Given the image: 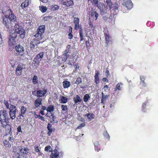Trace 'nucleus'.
Returning <instances> with one entry per match:
<instances>
[{
  "label": "nucleus",
  "instance_id": "27",
  "mask_svg": "<svg viewBox=\"0 0 158 158\" xmlns=\"http://www.w3.org/2000/svg\"><path fill=\"white\" fill-rule=\"evenodd\" d=\"M54 107L53 106L50 105L48 107L46 110L48 112L51 113L54 111Z\"/></svg>",
  "mask_w": 158,
  "mask_h": 158
},
{
  "label": "nucleus",
  "instance_id": "59",
  "mask_svg": "<svg viewBox=\"0 0 158 158\" xmlns=\"http://www.w3.org/2000/svg\"><path fill=\"white\" fill-rule=\"evenodd\" d=\"M114 11H116V10H118V5H116L115 6H114Z\"/></svg>",
  "mask_w": 158,
  "mask_h": 158
},
{
  "label": "nucleus",
  "instance_id": "42",
  "mask_svg": "<svg viewBox=\"0 0 158 158\" xmlns=\"http://www.w3.org/2000/svg\"><path fill=\"white\" fill-rule=\"evenodd\" d=\"M85 44L86 45V47L87 48V49L89 48V47H91V46L90 45V44L89 43V39H88V40H86L85 41Z\"/></svg>",
  "mask_w": 158,
  "mask_h": 158
},
{
  "label": "nucleus",
  "instance_id": "21",
  "mask_svg": "<svg viewBox=\"0 0 158 158\" xmlns=\"http://www.w3.org/2000/svg\"><path fill=\"white\" fill-rule=\"evenodd\" d=\"M91 16L94 19L96 20L98 16V14L96 11H93L91 13Z\"/></svg>",
  "mask_w": 158,
  "mask_h": 158
},
{
  "label": "nucleus",
  "instance_id": "51",
  "mask_svg": "<svg viewBox=\"0 0 158 158\" xmlns=\"http://www.w3.org/2000/svg\"><path fill=\"white\" fill-rule=\"evenodd\" d=\"M45 115L47 117H48L51 118V116H52V114L51 113H48L47 114H46Z\"/></svg>",
  "mask_w": 158,
  "mask_h": 158
},
{
  "label": "nucleus",
  "instance_id": "5",
  "mask_svg": "<svg viewBox=\"0 0 158 158\" xmlns=\"http://www.w3.org/2000/svg\"><path fill=\"white\" fill-rule=\"evenodd\" d=\"M14 28L16 33L20 34L19 36L20 38L23 39L25 36L26 32L23 27L20 26L18 23L15 24Z\"/></svg>",
  "mask_w": 158,
  "mask_h": 158
},
{
  "label": "nucleus",
  "instance_id": "48",
  "mask_svg": "<svg viewBox=\"0 0 158 158\" xmlns=\"http://www.w3.org/2000/svg\"><path fill=\"white\" fill-rule=\"evenodd\" d=\"M89 26L90 27V29H91L92 30L94 31L95 29V27H94L93 25L90 22L89 23Z\"/></svg>",
  "mask_w": 158,
  "mask_h": 158
},
{
  "label": "nucleus",
  "instance_id": "64",
  "mask_svg": "<svg viewBox=\"0 0 158 158\" xmlns=\"http://www.w3.org/2000/svg\"><path fill=\"white\" fill-rule=\"evenodd\" d=\"M52 131H49L48 133V134L49 136H50L52 133Z\"/></svg>",
  "mask_w": 158,
  "mask_h": 158
},
{
  "label": "nucleus",
  "instance_id": "14",
  "mask_svg": "<svg viewBox=\"0 0 158 158\" xmlns=\"http://www.w3.org/2000/svg\"><path fill=\"white\" fill-rule=\"evenodd\" d=\"M59 156V153L56 150L53 151L51 155V158H58Z\"/></svg>",
  "mask_w": 158,
  "mask_h": 158
},
{
  "label": "nucleus",
  "instance_id": "10",
  "mask_svg": "<svg viewBox=\"0 0 158 158\" xmlns=\"http://www.w3.org/2000/svg\"><path fill=\"white\" fill-rule=\"evenodd\" d=\"M44 54V52H41L37 54L34 59V61L35 63H39L43 58V55Z\"/></svg>",
  "mask_w": 158,
  "mask_h": 158
},
{
  "label": "nucleus",
  "instance_id": "1",
  "mask_svg": "<svg viewBox=\"0 0 158 158\" xmlns=\"http://www.w3.org/2000/svg\"><path fill=\"white\" fill-rule=\"evenodd\" d=\"M45 30V26L44 25L40 26L37 30L36 33L34 35L36 39L32 40L30 42L29 46L31 49L34 48L35 45L40 43V40H42L44 37V34Z\"/></svg>",
  "mask_w": 158,
  "mask_h": 158
},
{
  "label": "nucleus",
  "instance_id": "9",
  "mask_svg": "<svg viewBox=\"0 0 158 158\" xmlns=\"http://www.w3.org/2000/svg\"><path fill=\"white\" fill-rule=\"evenodd\" d=\"M123 5L128 9H130L132 7L133 4L131 0H123Z\"/></svg>",
  "mask_w": 158,
  "mask_h": 158
},
{
  "label": "nucleus",
  "instance_id": "12",
  "mask_svg": "<svg viewBox=\"0 0 158 158\" xmlns=\"http://www.w3.org/2000/svg\"><path fill=\"white\" fill-rule=\"evenodd\" d=\"M47 92V90L44 89L38 90L37 91V96L38 97H42Z\"/></svg>",
  "mask_w": 158,
  "mask_h": 158
},
{
  "label": "nucleus",
  "instance_id": "24",
  "mask_svg": "<svg viewBox=\"0 0 158 158\" xmlns=\"http://www.w3.org/2000/svg\"><path fill=\"white\" fill-rule=\"evenodd\" d=\"M16 112H9V114L10 116V118L12 120L14 119L16 117Z\"/></svg>",
  "mask_w": 158,
  "mask_h": 158
},
{
  "label": "nucleus",
  "instance_id": "13",
  "mask_svg": "<svg viewBox=\"0 0 158 158\" xmlns=\"http://www.w3.org/2000/svg\"><path fill=\"white\" fill-rule=\"evenodd\" d=\"M99 73L98 71H95V75L94 76V82L96 84L99 83L100 80L99 77Z\"/></svg>",
  "mask_w": 158,
  "mask_h": 158
},
{
  "label": "nucleus",
  "instance_id": "56",
  "mask_svg": "<svg viewBox=\"0 0 158 158\" xmlns=\"http://www.w3.org/2000/svg\"><path fill=\"white\" fill-rule=\"evenodd\" d=\"M102 80L104 82H108V80L106 77H104L102 78Z\"/></svg>",
  "mask_w": 158,
  "mask_h": 158
},
{
  "label": "nucleus",
  "instance_id": "2",
  "mask_svg": "<svg viewBox=\"0 0 158 158\" xmlns=\"http://www.w3.org/2000/svg\"><path fill=\"white\" fill-rule=\"evenodd\" d=\"M10 119L7 111L4 109L0 111V123L1 126L11 131V123L9 122Z\"/></svg>",
  "mask_w": 158,
  "mask_h": 158
},
{
  "label": "nucleus",
  "instance_id": "28",
  "mask_svg": "<svg viewBox=\"0 0 158 158\" xmlns=\"http://www.w3.org/2000/svg\"><path fill=\"white\" fill-rule=\"evenodd\" d=\"M16 106L13 105H11L10 107L9 108L10 110L9 112H16Z\"/></svg>",
  "mask_w": 158,
  "mask_h": 158
},
{
  "label": "nucleus",
  "instance_id": "61",
  "mask_svg": "<svg viewBox=\"0 0 158 158\" xmlns=\"http://www.w3.org/2000/svg\"><path fill=\"white\" fill-rule=\"evenodd\" d=\"M41 2L44 3H46L48 1V0H40Z\"/></svg>",
  "mask_w": 158,
  "mask_h": 158
},
{
  "label": "nucleus",
  "instance_id": "32",
  "mask_svg": "<svg viewBox=\"0 0 158 158\" xmlns=\"http://www.w3.org/2000/svg\"><path fill=\"white\" fill-rule=\"evenodd\" d=\"M39 8L40 10L43 13L45 12L47 9V7L44 6H40Z\"/></svg>",
  "mask_w": 158,
  "mask_h": 158
},
{
  "label": "nucleus",
  "instance_id": "23",
  "mask_svg": "<svg viewBox=\"0 0 158 158\" xmlns=\"http://www.w3.org/2000/svg\"><path fill=\"white\" fill-rule=\"evenodd\" d=\"M29 1L28 0H26L24 2L22 3L21 5V6L22 8L26 7L28 5Z\"/></svg>",
  "mask_w": 158,
  "mask_h": 158
},
{
  "label": "nucleus",
  "instance_id": "41",
  "mask_svg": "<svg viewBox=\"0 0 158 158\" xmlns=\"http://www.w3.org/2000/svg\"><path fill=\"white\" fill-rule=\"evenodd\" d=\"M59 8V6L56 5H52L51 6V9L53 10H57Z\"/></svg>",
  "mask_w": 158,
  "mask_h": 158
},
{
  "label": "nucleus",
  "instance_id": "62",
  "mask_svg": "<svg viewBox=\"0 0 158 158\" xmlns=\"http://www.w3.org/2000/svg\"><path fill=\"white\" fill-rule=\"evenodd\" d=\"M46 109V107L44 106H42L41 107V109L43 110H45Z\"/></svg>",
  "mask_w": 158,
  "mask_h": 158
},
{
  "label": "nucleus",
  "instance_id": "43",
  "mask_svg": "<svg viewBox=\"0 0 158 158\" xmlns=\"http://www.w3.org/2000/svg\"><path fill=\"white\" fill-rule=\"evenodd\" d=\"M61 108L62 109V110L64 111H66L67 110H68V108L67 107V106L66 105H62Z\"/></svg>",
  "mask_w": 158,
  "mask_h": 158
},
{
  "label": "nucleus",
  "instance_id": "20",
  "mask_svg": "<svg viewBox=\"0 0 158 158\" xmlns=\"http://www.w3.org/2000/svg\"><path fill=\"white\" fill-rule=\"evenodd\" d=\"M20 151L22 153L27 154L29 152V150L27 148L23 147L20 149Z\"/></svg>",
  "mask_w": 158,
  "mask_h": 158
},
{
  "label": "nucleus",
  "instance_id": "46",
  "mask_svg": "<svg viewBox=\"0 0 158 158\" xmlns=\"http://www.w3.org/2000/svg\"><path fill=\"white\" fill-rule=\"evenodd\" d=\"M4 103L6 108L7 109H9V105L8 102L6 100H5L4 101Z\"/></svg>",
  "mask_w": 158,
  "mask_h": 158
},
{
  "label": "nucleus",
  "instance_id": "34",
  "mask_svg": "<svg viewBox=\"0 0 158 158\" xmlns=\"http://www.w3.org/2000/svg\"><path fill=\"white\" fill-rule=\"evenodd\" d=\"M60 100H61V102L64 103H66L68 100L67 98L64 96H62Z\"/></svg>",
  "mask_w": 158,
  "mask_h": 158
},
{
  "label": "nucleus",
  "instance_id": "30",
  "mask_svg": "<svg viewBox=\"0 0 158 158\" xmlns=\"http://www.w3.org/2000/svg\"><path fill=\"white\" fill-rule=\"evenodd\" d=\"M89 98H90V97L89 94H86L84 96L83 100L85 102H87Z\"/></svg>",
  "mask_w": 158,
  "mask_h": 158
},
{
  "label": "nucleus",
  "instance_id": "4",
  "mask_svg": "<svg viewBox=\"0 0 158 158\" xmlns=\"http://www.w3.org/2000/svg\"><path fill=\"white\" fill-rule=\"evenodd\" d=\"M79 19L78 18H74L73 20V23H74V29L75 30H77L79 29V33L80 38L81 41H82L84 40V39L83 37L84 36H83V30L81 26L79 25Z\"/></svg>",
  "mask_w": 158,
  "mask_h": 158
},
{
  "label": "nucleus",
  "instance_id": "6",
  "mask_svg": "<svg viewBox=\"0 0 158 158\" xmlns=\"http://www.w3.org/2000/svg\"><path fill=\"white\" fill-rule=\"evenodd\" d=\"M15 49L17 53L19 55L24 56L25 49L22 44L17 45L15 47Z\"/></svg>",
  "mask_w": 158,
  "mask_h": 158
},
{
  "label": "nucleus",
  "instance_id": "60",
  "mask_svg": "<svg viewBox=\"0 0 158 158\" xmlns=\"http://www.w3.org/2000/svg\"><path fill=\"white\" fill-rule=\"evenodd\" d=\"M35 151L37 152H40V150L39 149V148L38 147L35 148Z\"/></svg>",
  "mask_w": 158,
  "mask_h": 158
},
{
  "label": "nucleus",
  "instance_id": "33",
  "mask_svg": "<svg viewBox=\"0 0 158 158\" xmlns=\"http://www.w3.org/2000/svg\"><path fill=\"white\" fill-rule=\"evenodd\" d=\"M32 81L34 84H36L38 83V77L36 75H34L32 79Z\"/></svg>",
  "mask_w": 158,
  "mask_h": 158
},
{
  "label": "nucleus",
  "instance_id": "57",
  "mask_svg": "<svg viewBox=\"0 0 158 158\" xmlns=\"http://www.w3.org/2000/svg\"><path fill=\"white\" fill-rule=\"evenodd\" d=\"M17 131L18 132H20L21 131V129L20 126H19L18 127Z\"/></svg>",
  "mask_w": 158,
  "mask_h": 158
},
{
  "label": "nucleus",
  "instance_id": "18",
  "mask_svg": "<svg viewBox=\"0 0 158 158\" xmlns=\"http://www.w3.org/2000/svg\"><path fill=\"white\" fill-rule=\"evenodd\" d=\"M27 110V108L24 106H23L21 107L20 109V111L21 114H20L19 116L21 117H24V116L23 114H25L26 113V111Z\"/></svg>",
  "mask_w": 158,
  "mask_h": 158
},
{
  "label": "nucleus",
  "instance_id": "54",
  "mask_svg": "<svg viewBox=\"0 0 158 158\" xmlns=\"http://www.w3.org/2000/svg\"><path fill=\"white\" fill-rule=\"evenodd\" d=\"M9 140L12 142H13L14 141V138L13 137H9Z\"/></svg>",
  "mask_w": 158,
  "mask_h": 158
},
{
  "label": "nucleus",
  "instance_id": "37",
  "mask_svg": "<svg viewBox=\"0 0 158 158\" xmlns=\"http://www.w3.org/2000/svg\"><path fill=\"white\" fill-rule=\"evenodd\" d=\"M82 82V79L80 77H78L77 78L75 82V84L78 85Z\"/></svg>",
  "mask_w": 158,
  "mask_h": 158
},
{
  "label": "nucleus",
  "instance_id": "38",
  "mask_svg": "<svg viewBox=\"0 0 158 158\" xmlns=\"http://www.w3.org/2000/svg\"><path fill=\"white\" fill-rule=\"evenodd\" d=\"M85 125V122H84L82 123H81L80 125L77 127V129H81L82 127H84Z\"/></svg>",
  "mask_w": 158,
  "mask_h": 158
},
{
  "label": "nucleus",
  "instance_id": "63",
  "mask_svg": "<svg viewBox=\"0 0 158 158\" xmlns=\"http://www.w3.org/2000/svg\"><path fill=\"white\" fill-rule=\"evenodd\" d=\"M104 135L106 136H109V135L108 134V133H107V132H105L104 133Z\"/></svg>",
  "mask_w": 158,
  "mask_h": 158
},
{
  "label": "nucleus",
  "instance_id": "55",
  "mask_svg": "<svg viewBox=\"0 0 158 158\" xmlns=\"http://www.w3.org/2000/svg\"><path fill=\"white\" fill-rule=\"evenodd\" d=\"M105 73L106 74V77H107L110 74L109 70L107 69Z\"/></svg>",
  "mask_w": 158,
  "mask_h": 158
},
{
  "label": "nucleus",
  "instance_id": "36",
  "mask_svg": "<svg viewBox=\"0 0 158 158\" xmlns=\"http://www.w3.org/2000/svg\"><path fill=\"white\" fill-rule=\"evenodd\" d=\"M140 79L141 82L143 83V86H146V84L144 82V80H145V77L143 76H140Z\"/></svg>",
  "mask_w": 158,
  "mask_h": 158
},
{
  "label": "nucleus",
  "instance_id": "52",
  "mask_svg": "<svg viewBox=\"0 0 158 158\" xmlns=\"http://www.w3.org/2000/svg\"><path fill=\"white\" fill-rule=\"evenodd\" d=\"M63 4L66 5L67 6H69V3L68 2V1H67V2L66 1H64L63 2Z\"/></svg>",
  "mask_w": 158,
  "mask_h": 158
},
{
  "label": "nucleus",
  "instance_id": "39",
  "mask_svg": "<svg viewBox=\"0 0 158 158\" xmlns=\"http://www.w3.org/2000/svg\"><path fill=\"white\" fill-rule=\"evenodd\" d=\"M35 117L36 118H39L40 119H41L42 121H45V119H44V118L43 117L41 116L40 115H38L37 114H35Z\"/></svg>",
  "mask_w": 158,
  "mask_h": 158
},
{
  "label": "nucleus",
  "instance_id": "7",
  "mask_svg": "<svg viewBox=\"0 0 158 158\" xmlns=\"http://www.w3.org/2000/svg\"><path fill=\"white\" fill-rule=\"evenodd\" d=\"M17 37V35L15 32H14L13 33H10L8 37V43L9 45L12 46L14 45L15 42V39Z\"/></svg>",
  "mask_w": 158,
  "mask_h": 158
},
{
  "label": "nucleus",
  "instance_id": "44",
  "mask_svg": "<svg viewBox=\"0 0 158 158\" xmlns=\"http://www.w3.org/2000/svg\"><path fill=\"white\" fill-rule=\"evenodd\" d=\"M117 14V12L115 13H111L110 16V19L113 20V18H114L115 17H114L115 15H116Z\"/></svg>",
  "mask_w": 158,
  "mask_h": 158
},
{
  "label": "nucleus",
  "instance_id": "53",
  "mask_svg": "<svg viewBox=\"0 0 158 158\" xmlns=\"http://www.w3.org/2000/svg\"><path fill=\"white\" fill-rule=\"evenodd\" d=\"M104 90L105 91H106L108 89V86L107 85H105L103 88Z\"/></svg>",
  "mask_w": 158,
  "mask_h": 158
},
{
  "label": "nucleus",
  "instance_id": "16",
  "mask_svg": "<svg viewBox=\"0 0 158 158\" xmlns=\"http://www.w3.org/2000/svg\"><path fill=\"white\" fill-rule=\"evenodd\" d=\"M23 66L22 65L19 64L18 65L16 69V72L19 75H20L22 73V69H23Z\"/></svg>",
  "mask_w": 158,
  "mask_h": 158
},
{
  "label": "nucleus",
  "instance_id": "35",
  "mask_svg": "<svg viewBox=\"0 0 158 158\" xmlns=\"http://www.w3.org/2000/svg\"><path fill=\"white\" fill-rule=\"evenodd\" d=\"M99 144L98 142H96L95 144V150L97 152H99L100 150V148L98 146V145Z\"/></svg>",
  "mask_w": 158,
  "mask_h": 158
},
{
  "label": "nucleus",
  "instance_id": "3",
  "mask_svg": "<svg viewBox=\"0 0 158 158\" xmlns=\"http://www.w3.org/2000/svg\"><path fill=\"white\" fill-rule=\"evenodd\" d=\"M2 12L4 15L8 18L11 23L13 24V26L18 23L17 17L15 15L10 7H5L2 10Z\"/></svg>",
  "mask_w": 158,
  "mask_h": 158
},
{
  "label": "nucleus",
  "instance_id": "19",
  "mask_svg": "<svg viewBox=\"0 0 158 158\" xmlns=\"http://www.w3.org/2000/svg\"><path fill=\"white\" fill-rule=\"evenodd\" d=\"M123 85L122 83L121 82L117 84L116 86L114 89V91H118L122 89V85Z\"/></svg>",
  "mask_w": 158,
  "mask_h": 158
},
{
  "label": "nucleus",
  "instance_id": "47",
  "mask_svg": "<svg viewBox=\"0 0 158 158\" xmlns=\"http://www.w3.org/2000/svg\"><path fill=\"white\" fill-rule=\"evenodd\" d=\"M52 118L53 121H54L55 123H57L58 122L57 120L56 119V117L55 116H53L52 115Z\"/></svg>",
  "mask_w": 158,
  "mask_h": 158
},
{
  "label": "nucleus",
  "instance_id": "58",
  "mask_svg": "<svg viewBox=\"0 0 158 158\" xmlns=\"http://www.w3.org/2000/svg\"><path fill=\"white\" fill-rule=\"evenodd\" d=\"M73 4V0H70V6L72 5Z\"/></svg>",
  "mask_w": 158,
  "mask_h": 158
},
{
  "label": "nucleus",
  "instance_id": "22",
  "mask_svg": "<svg viewBox=\"0 0 158 158\" xmlns=\"http://www.w3.org/2000/svg\"><path fill=\"white\" fill-rule=\"evenodd\" d=\"M74 100L75 103H77L78 102H81V101L80 97L78 95H77L76 97L74 98Z\"/></svg>",
  "mask_w": 158,
  "mask_h": 158
},
{
  "label": "nucleus",
  "instance_id": "8",
  "mask_svg": "<svg viewBox=\"0 0 158 158\" xmlns=\"http://www.w3.org/2000/svg\"><path fill=\"white\" fill-rule=\"evenodd\" d=\"M3 23L7 27L9 28V27H12L13 26V24L11 23L8 18L6 16L3 19Z\"/></svg>",
  "mask_w": 158,
  "mask_h": 158
},
{
  "label": "nucleus",
  "instance_id": "17",
  "mask_svg": "<svg viewBox=\"0 0 158 158\" xmlns=\"http://www.w3.org/2000/svg\"><path fill=\"white\" fill-rule=\"evenodd\" d=\"M107 3L106 8L109 10H110L112 8L113 4L111 0H106Z\"/></svg>",
  "mask_w": 158,
  "mask_h": 158
},
{
  "label": "nucleus",
  "instance_id": "45",
  "mask_svg": "<svg viewBox=\"0 0 158 158\" xmlns=\"http://www.w3.org/2000/svg\"><path fill=\"white\" fill-rule=\"evenodd\" d=\"M52 125L50 123H48L47 128L48 131H52Z\"/></svg>",
  "mask_w": 158,
  "mask_h": 158
},
{
  "label": "nucleus",
  "instance_id": "50",
  "mask_svg": "<svg viewBox=\"0 0 158 158\" xmlns=\"http://www.w3.org/2000/svg\"><path fill=\"white\" fill-rule=\"evenodd\" d=\"M146 103H143V106H142V110L144 112H145V111H144V110L145 109V107H146Z\"/></svg>",
  "mask_w": 158,
  "mask_h": 158
},
{
  "label": "nucleus",
  "instance_id": "15",
  "mask_svg": "<svg viewBox=\"0 0 158 158\" xmlns=\"http://www.w3.org/2000/svg\"><path fill=\"white\" fill-rule=\"evenodd\" d=\"M42 99L41 98H37L35 102V106L36 107H39L42 103Z\"/></svg>",
  "mask_w": 158,
  "mask_h": 158
},
{
  "label": "nucleus",
  "instance_id": "11",
  "mask_svg": "<svg viewBox=\"0 0 158 158\" xmlns=\"http://www.w3.org/2000/svg\"><path fill=\"white\" fill-rule=\"evenodd\" d=\"M104 35L105 37V40L106 43L108 44L110 41V39L111 38V37L109 35V33L107 30H105L103 31Z\"/></svg>",
  "mask_w": 158,
  "mask_h": 158
},
{
  "label": "nucleus",
  "instance_id": "31",
  "mask_svg": "<svg viewBox=\"0 0 158 158\" xmlns=\"http://www.w3.org/2000/svg\"><path fill=\"white\" fill-rule=\"evenodd\" d=\"M63 87L64 88H67L69 86V82L65 81L63 82Z\"/></svg>",
  "mask_w": 158,
  "mask_h": 158
},
{
  "label": "nucleus",
  "instance_id": "49",
  "mask_svg": "<svg viewBox=\"0 0 158 158\" xmlns=\"http://www.w3.org/2000/svg\"><path fill=\"white\" fill-rule=\"evenodd\" d=\"M51 17L50 16H48L46 17H45L44 18V20L45 21L49 20V19H51Z\"/></svg>",
  "mask_w": 158,
  "mask_h": 158
},
{
  "label": "nucleus",
  "instance_id": "25",
  "mask_svg": "<svg viewBox=\"0 0 158 158\" xmlns=\"http://www.w3.org/2000/svg\"><path fill=\"white\" fill-rule=\"evenodd\" d=\"M102 97L101 100V103H104L106 100L107 99L108 96L107 95H104L103 93H102Z\"/></svg>",
  "mask_w": 158,
  "mask_h": 158
},
{
  "label": "nucleus",
  "instance_id": "29",
  "mask_svg": "<svg viewBox=\"0 0 158 158\" xmlns=\"http://www.w3.org/2000/svg\"><path fill=\"white\" fill-rule=\"evenodd\" d=\"M3 142L4 146L6 147L10 148L11 147V145L7 140H4Z\"/></svg>",
  "mask_w": 158,
  "mask_h": 158
},
{
  "label": "nucleus",
  "instance_id": "26",
  "mask_svg": "<svg viewBox=\"0 0 158 158\" xmlns=\"http://www.w3.org/2000/svg\"><path fill=\"white\" fill-rule=\"evenodd\" d=\"M86 116L87 118L90 120L94 119V115L93 113H88L86 114Z\"/></svg>",
  "mask_w": 158,
  "mask_h": 158
},
{
  "label": "nucleus",
  "instance_id": "40",
  "mask_svg": "<svg viewBox=\"0 0 158 158\" xmlns=\"http://www.w3.org/2000/svg\"><path fill=\"white\" fill-rule=\"evenodd\" d=\"M45 151H48L51 152L52 151V149L51 148V147L50 146H48L46 147L45 148Z\"/></svg>",
  "mask_w": 158,
  "mask_h": 158
}]
</instances>
